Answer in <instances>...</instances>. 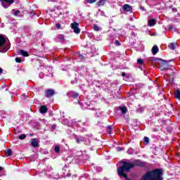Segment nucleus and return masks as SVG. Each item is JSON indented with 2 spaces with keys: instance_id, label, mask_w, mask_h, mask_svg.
<instances>
[{
  "instance_id": "dca6fc26",
  "label": "nucleus",
  "mask_w": 180,
  "mask_h": 180,
  "mask_svg": "<svg viewBox=\"0 0 180 180\" xmlns=\"http://www.w3.org/2000/svg\"><path fill=\"white\" fill-rule=\"evenodd\" d=\"M58 39H59V41H64V40H65L64 34H58Z\"/></svg>"
},
{
  "instance_id": "ddd939ff",
  "label": "nucleus",
  "mask_w": 180,
  "mask_h": 180,
  "mask_svg": "<svg viewBox=\"0 0 180 180\" xmlns=\"http://www.w3.org/2000/svg\"><path fill=\"white\" fill-rule=\"evenodd\" d=\"M40 113L44 114L46 113V105H41L39 107Z\"/></svg>"
},
{
  "instance_id": "6ab92c4d",
  "label": "nucleus",
  "mask_w": 180,
  "mask_h": 180,
  "mask_svg": "<svg viewBox=\"0 0 180 180\" xmlns=\"http://www.w3.org/2000/svg\"><path fill=\"white\" fill-rule=\"evenodd\" d=\"M6 155H8V157H11V155H12V150L8 149V150L6 151Z\"/></svg>"
},
{
  "instance_id": "e433bc0d",
  "label": "nucleus",
  "mask_w": 180,
  "mask_h": 180,
  "mask_svg": "<svg viewBox=\"0 0 180 180\" xmlns=\"http://www.w3.org/2000/svg\"><path fill=\"white\" fill-rule=\"evenodd\" d=\"M66 176H68V178H70L71 176V173H68L66 174Z\"/></svg>"
},
{
  "instance_id": "58836bf2",
  "label": "nucleus",
  "mask_w": 180,
  "mask_h": 180,
  "mask_svg": "<svg viewBox=\"0 0 180 180\" xmlns=\"http://www.w3.org/2000/svg\"><path fill=\"white\" fill-rule=\"evenodd\" d=\"M174 72H171L170 74H167V75L171 76V75H174Z\"/></svg>"
},
{
  "instance_id": "2f4dec72",
  "label": "nucleus",
  "mask_w": 180,
  "mask_h": 180,
  "mask_svg": "<svg viewBox=\"0 0 180 180\" xmlns=\"http://www.w3.org/2000/svg\"><path fill=\"white\" fill-rule=\"evenodd\" d=\"M123 148H120V147H118L117 148V151H123Z\"/></svg>"
},
{
  "instance_id": "72a5a7b5",
  "label": "nucleus",
  "mask_w": 180,
  "mask_h": 180,
  "mask_svg": "<svg viewBox=\"0 0 180 180\" xmlns=\"http://www.w3.org/2000/svg\"><path fill=\"white\" fill-rule=\"evenodd\" d=\"M172 29H174L172 25H169V30H172Z\"/></svg>"
},
{
  "instance_id": "7ed1b4c3",
  "label": "nucleus",
  "mask_w": 180,
  "mask_h": 180,
  "mask_svg": "<svg viewBox=\"0 0 180 180\" xmlns=\"http://www.w3.org/2000/svg\"><path fill=\"white\" fill-rule=\"evenodd\" d=\"M79 27V22H74L70 24V27L74 31V33H76V34H79L81 33V29Z\"/></svg>"
},
{
  "instance_id": "a878e982",
  "label": "nucleus",
  "mask_w": 180,
  "mask_h": 180,
  "mask_svg": "<svg viewBox=\"0 0 180 180\" xmlns=\"http://www.w3.org/2000/svg\"><path fill=\"white\" fill-rule=\"evenodd\" d=\"M78 93H75L73 95H72V98L73 99H77V98H78Z\"/></svg>"
},
{
  "instance_id": "20e7f679",
  "label": "nucleus",
  "mask_w": 180,
  "mask_h": 180,
  "mask_svg": "<svg viewBox=\"0 0 180 180\" xmlns=\"http://www.w3.org/2000/svg\"><path fill=\"white\" fill-rule=\"evenodd\" d=\"M3 8L8 9L15 1L13 0H0Z\"/></svg>"
},
{
  "instance_id": "f8f14e48",
  "label": "nucleus",
  "mask_w": 180,
  "mask_h": 180,
  "mask_svg": "<svg viewBox=\"0 0 180 180\" xmlns=\"http://www.w3.org/2000/svg\"><path fill=\"white\" fill-rule=\"evenodd\" d=\"M155 23H157V21H155V19L152 18L148 20V25H149L150 27L155 26Z\"/></svg>"
},
{
  "instance_id": "7c9ffc66",
  "label": "nucleus",
  "mask_w": 180,
  "mask_h": 180,
  "mask_svg": "<svg viewBox=\"0 0 180 180\" xmlns=\"http://www.w3.org/2000/svg\"><path fill=\"white\" fill-rule=\"evenodd\" d=\"M39 77L44 78V74L43 72L39 73Z\"/></svg>"
},
{
  "instance_id": "cd10ccee",
  "label": "nucleus",
  "mask_w": 180,
  "mask_h": 180,
  "mask_svg": "<svg viewBox=\"0 0 180 180\" xmlns=\"http://www.w3.org/2000/svg\"><path fill=\"white\" fill-rule=\"evenodd\" d=\"M18 13H20V11L19 10L15 11L14 12L15 16H18Z\"/></svg>"
},
{
  "instance_id": "37998d69",
  "label": "nucleus",
  "mask_w": 180,
  "mask_h": 180,
  "mask_svg": "<svg viewBox=\"0 0 180 180\" xmlns=\"http://www.w3.org/2000/svg\"><path fill=\"white\" fill-rule=\"evenodd\" d=\"M49 108H47V107L46 108V112H48Z\"/></svg>"
},
{
  "instance_id": "5701e85b",
  "label": "nucleus",
  "mask_w": 180,
  "mask_h": 180,
  "mask_svg": "<svg viewBox=\"0 0 180 180\" xmlns=\"http://www.w3.org/2000/svg\"><path fill=\"white\" fill-rule=\"evenodd\" d=\"M87 4H95L98 0H86Z\"/></svg>"
},
{
  "instance_id": "79ce46f5",
  "label": "nucleus",
  "mask_w": 180,
  "mask_h": 180,
  "mask_svg": "<svg viewBox=\"0 0 180 180\" xmlns=\"http://www.w3.org/2000/svg\"><path fill=\"white\" fill-rule=\"evenodd\" d=\"M49 115L50 116H53V112H51Z\"/></svg>"
},
{
  "instance_id": "f257e3e1",
  "label": "nucleus",
  "mask_w": 180,
  "mask_h": 180,
  "mask_svg": "<svg viewBox=\"0 0 180 180\" xmlns=\"http://www.w3.org/2000/svg\"><path fill=\"white\" fill-rule=\"evenodd\" d=\"M152 63L153 64H158L159 65V70L161 71H165L167 70H169V67L171 66V70L174 71L175 70V68L172 65H169V62L168 60H164L161 58H150Z\"/></svg>"
},
{
  "instance_id": "412c9836",
  "label": "nucleus",
  "mask_w": 180,
  "mask_h": 180,
  "mask_svg": "<svg viewBox=\"0 0 180 180\" xmlns=\"http://www.w3.org/2000/svg\"><path fill=\"white\" fill-rule=\"evenodd\" d=\"M55 152L58 154V153H60V146H55Z\"/></svg>"
},
{
  "instance_id": "423d86ee",
  "label": "nucleus",
  "mask_w": 180,
  "mask_h": 180,
  "mask_svg": "<svg viewBox=\"0 0 180 180\" xmlns=\"http://www.w3.org/2000/svg\"><path fill=\"white\" fill-rule=\"evenodd\" d=\"M17 53L20 54V56H22V57H29V53L25 50H18Z\"/></svg>"
},
{
  "instance_id": "2eb2a0df",
  "label": "nucleus",
  "mask_w": 180,
  "mask_h": 180,
  "mask_svg": "<svg viewBox=\"0 0 180 180\" xmlns=\"http://www.w3.org/2000/svg\"><path fill=\"white\" fill-rule=\"evenodd\" d=\"M46 70H48L46 77L51 75V73L53 72V68H51V67H46Z\"/></svg>"
},
{
  "instance_id": "c03bdc74",
  "label": "nucleus",
  "mask_w": 180,
  "mask_h": 180,
  "mask_svg": "<svg viewBox=\"0 0 180 180\" xmlns=\"http://www.w3.org/2000/svg\"><path fill=\"white\" fill-rule=\"evenodd\" d=\"M172 11H176V8H173Z\"/></svg>"
},
{
  "instance_id": "0eeeda50",
  "label": "nucleus",
  "mask_w": 180,
  "mask_h": 180,
  "mask_svg": "<svg viewBox=\"0 0 180 180\" xmlns=\"http://www.w3.org/2000/svg\"><path fill=\"white\" fill-rule=\"evenodd\" d=\"M75 139L77 144H81V143H84L85 141V137L84 136H79V137L75 136Z\"/></svg>"
},
{
  "instance_id": "c756f323",
  "label": "nucleus",
  "mask_w": 180,
  "mask_h": 180,
  "mask_svg": "<svg viewBox=\"0 0 180 180\" xmlns=\"http://www.w3.org/2000/svg\"><path fill=\"white\" fill-rule=\"evenodd\" d=\"M115 46H120V42L119 41V40H115Z\"/></svg>"
},
{
  "instance_id": "9b49d317",
  "label": "nucleus",
  "mask_w": 180,
  "mask_h": 180,
  "mask_svg": "<svg viewBox=\"0 0 180 180\" xmlns=\"http://www.w3.org/2000/svg\"><path fill=\"white\" fill-rule=\"evenodd\" d=\"M158 51H159L158 46L157 45L153 46L152 48V53L153 56H155L157 53H158Z\"/></svg>"
},
{
  "instance_id": "f03ea898",
  "label": "nucleus",
  "mask_w": 180,
  "mask_h": 180,
  "mask_svg": "<svg viewBox=\"0 0 180 180\" xmlns=\"http://www.w3.org/2000/svg\"><path fill=\"white\" fill-rule=\"evenodd\" d=\"M6 42V39L2 35H0V53H6L8 49H10L9 45L4 46Z\"/></svg>"
},
{
  "instance_id": "c85d7f7f",
  "label": "nucleus",
  "mask_w": 180,
  "mask_h": 180,
  "mask_svg": "<svg viewBox=\"0 0 180 180\" xmlns=\"http://www.w3.org/2000/svg\"><path fill=\"white\" fill-rule=\"evenodd\" d=\"M56 26L57 29H61V24L57 23Z\"/></svg>"
},
{
  "instance_id": "c9c22d12",
  "label": "nucleus",
  "mask_w": 180,
  "mask_h": 180,
  "mask_svg": "<svg viewBox=\"0 0 180 180\" xmlns=\"http://www.w3.org/2000/svg\"><path fill=\"white\" fill-rule=\"evenodd\" d=\"M108 130H110V131L112 130V125H110V126H108Z\"/></svg>"
},
{
  "instance_id": "9d476101",
  "label": "nucleus",
  "mask_w": 180,
  "mask_h": 180,
  "mask_svg": "<svg viewBox=\"0 0 180 180\" xmlns=\"http://www.w3.org/2000/svg\"><path fill=\"white\" fill-rule=\"evenodd\" d=\"M31 146H32V147H39V143L36 139H31Z\"/></svg>"
},
{
  "instance_id": "f704fd0d",
  "label": "nucleus",
  "mask_w": 180,
  "mask_h": 180,
  "mask_svg": "<svg viewBox=\"0 0 180 180\" xmlns=\"http://www.w3.org/2000/svg\"><path fill=\"white\" fill-rule=\"evenodd\" d=\"M121 75H122V77H126V72H122V74H121Z\"/></svg>"
},
{
  "instance_id": "6e6552de",
  "label": "nucleus",
  "mask_w": 180,
  "mask_h": 180,
  "mask_svg": "<svg viewBox=\"0 0 180 180\" xmlns=\"http://www.w3.org/2000/svg\"><path fill=\"white\" fill-rule=\"evenodd\" d=\"M122 9L125 12H130V11H131L133 9V7L129 4H124L122 7Z\"/></svg>"
},
{
  "instance_id": "4468645a",
  "label": "nucleus",
  "mask_w": 180,
  "mask_h": 180,
  "mask_svg": "<svg viewBox=\"0 0 180 180\" xmlns=\"http://www.w3.org/2000/svg\"><path fill=\"white\" fill-rule=\"evenodd\" d=\"M120 109L122 115H126V113H127V107L123 106V107H121Z\"/></svg>"
},
{
  "instance_id": "4be33fe9",
  "label": "nucleus",
  "mask_w": 180,
  "mask_h": 180,
  "mask_svg": "<svg viewBox=\"0 0 180 180\" xmlns=\"http://www.w3.org/2000/svg\"><path fill=\"white\" fill-rule=\"evenodd\" d=\"M26 139V135L25 134H22L19 136L20 140H25Z\"/></svg>"
},
{
  "instance_id": "39448f33",
  "label": "nucleus",
  "mask_w": 180,
  "mask_h": 180,
  "mask_svg": "<svg viewBox=\"0 0 180 180\" xmlns=\"http://www.w3.org/2000/svg\"><path fill=\"white\" fill-rule=\"evenodd\" d=\"M56 95V91L53 89H49L46 91V98H52Z\"/></svg>"
},
{
  "instance_id": "ea45409f",
  "label": "nucleus",
  "mask_w": 180,
  "mask_h": 180,
  "mask_svg": "<svg viewBox=\"0 0 180 180\" xmlns=\"http://www.w3.org/2000/svg\"><path fill=\"white\" fill-rule=\"evenodd\" d=\"M0 74H2V68H0Z\"/></svg>"
},
{
  "instance_id": "393cba45",
  "label": "nucleus",
  "mask_w": 180,
  "mask_h": 180,
  "mask_svg": "<svg viewBox=\"0 0 180 180\" xmlns=\"http://www.w3.org/2000/svg\"><path fill=\"white\" fill-rule=\"evenodd\" d=\"M56 127H57V124L52 125L51 127V131H53V130H56Z\"/></svg>"
},
{
  "instance_id": "bb28decb",
  "label": "nucleus",
  "mask_w": 180,
  "mask_h": 180,
  "mask_svg": "<svg viewBox=\"0 0 180 180\" xmlns=\"http://www.w3.org/2000/svg\"><path fill=\"white\" fill-rule=\"evenodd\" d=\"M15 61L16 63H22V59H20V58H15Z\"/></svg>"
},
{
  "instance_id": "473e14b6",
  "label": "nucleus",
  "mask_w": 180,
  "mask_h": 180,
  "mask_svg": "<svg viewBox=\"0 0 180 180\" xmlns=\"http://www.w3.org/2000/svg\"><path fill=\"white\" fill-rule=\"evenodd\" d=\"M79 58H80V60H84V56L79 55Z\"/></svg>"
},
{
  "instance_id": "b1692460",
  "label": "nucleus",
  "mask_w": 180,
  "mask_h": 180,
  "mask_svg": "<svg viewBox=\"0 0 180 180\" xmlns=\"http://www.w3.org/2000/svg\"><path fill=\"white\" fill-rule=\"evenodd\" d=\"M171 50H175V44L173 42L170 43Z\"/></svg>"
},
{
  "instance_id": "a19ab883",
  "label": "nucleus",
  "mask_w": 180,
  "mask_h": 180,
  "mask_svg": "<svg viewBox=\"0 0 180 180\" xmlns=\"http://www.w3.org/2000/svg\"><path fill=\"white\" fill-rule=\"evenodd\" d=\"M2 169H4V167H0V171H2Z\"/></svg>"
},
{
  "instance_id": "4c0bfd02",
  "label": "nucleus",
  "mask_w": 180,
  "mask_h": 180,
  "mask_svg": "<svg viewBox=\"0 0 180 180\" xmlns=\"http://www.w3.org/2000/svg\"><path fill=\"white\" fill-rule=\"evenodd\" d=\"M140 9H141V11H146V8H145V7H143V6H141V7H140Z\"/></svg>"
},
{
  "instance_id": "aec40b11",
  "label": "nucleus",
  "mask_w": 180,
  "mask_h": 180,
  "mask_svg": "<svg viewBox=\"0 0 180 180\" xmlns=\"http://www.w3.org/2000/svg\"><path fill=\"white\" fill-rule=\"evenodd\" d=\"M137 63L139 64V65H141L142 64H144V61L141 58H139L137 60Z\"/></svg>"
},
{
  "instance_id": "a211bd4d",
  "label": "nucleus",
  "mask_w": 180,
  "mask_h": 180,
  "mask_svg": "<svg viewBox=\"0 0 180 180\" xmlns=\"http://www.w3.org/2000/svg\"><path fill=\"white\" fill-rule=\"evenodd\" d=\"M93 29L95 32H99L101 30L97 25H94Z\"/></svg>"
},
{
  "instance_id": "f3484780",
  "label": "nucleus",
  "mask_w": 180,
  "mask_h": 180,
  "mask_svg": "<svg viewBox=\"0 0 180 180\" xmlns=\"http://www.w3.org/2000/svg\"><path fill=\"white\" fill-rule=\"evenodd\" d=\"M148 143H150V139L147 136H145L143 139V143L145 144V146H147Z\"/></svg>"
},
{
  "instance_id": "1a4fd4ad",
  "label": "nucleus",
  "mask_w": 180,
  "mask_h": 180,
  "mask_svg": "<svg viewBox=\"0 0 180 180\" xmlns=\"http://www.w3.org/2000/svg\"><path fill=\"white\" fill-rule=\"evenodd\" d=\"M108 2V0H99L97 3L96 5L97 6H104V5Z\"/></svg>"
}]
</instances>
